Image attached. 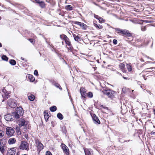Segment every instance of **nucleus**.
Wrapping results in <instances>:
<instances>
[{
    "mask_svg": "<svg viewBox=\"0 0 155 155\" xmlns=\"http://www.w3.org/2000/svg\"><path fill=\"white\" fill-rule=\"evenodd\" d=\"M101 107L103 108L104 106L103 105H102L101 106Z\"/></svg>",
    "mask_w": 155,
    "mask_h": 155,
    "instance_id": "obj_61",
    "label": "nucleus"
},
{
    "mask_svg": "<svg viewBox=\"0 0 155 155\" xmlns=\"http://www.w3.org/2000/svg\"><path fill=\"white\" fill-rule=\"evenodd\" d=\"M8 104L10 107L12 108L16 107L17 105V102L13 99H9L8 102Z\"/></svg>",
    "mask_w": 155,
    "mask_h": 155,
    "instance_id": "obj_7",
    "label": "nucleus"
},
{
    "mask_svg": "<svg viewBox=\"0 0 155 155\" xmlns=\"http://www.w3.org/2000/svg\"><path fill=\"white\" fill-rule=\"evenodd\" d=\"M10 97V95L8 93H6L5 94V97L7 98H8Z\"/></svg>",
    "mask_w": 155,
    "mask_h": 155,
    "instance_id": "obj_42",
    "label": "nucleus"
},
{
    "mask_svg": "<svg viewBox=\"0 0 155 155\" xmlns=\"http://www.w3.org/2000/svg\"><path fill=\"white\" fill-rule=\"evenodd\" d=\"M21 59L22 60H24V58H23L22 57H21Z\"/></svg>",
    "mask_w": 155,
    "mask_h": 155,
    "instance_id": "obj_57",
    "label": "nucleus"
},
{
    "mask_svg": "<svg viewBox=\"0 0 155 155\" xmlns=\"http://www.w3.org/2000/svg\"><path fill=\"white\" fill-rule=\"evenodd\" d=\"M126 88L125 87H123L122 88V92L124 93H126L127 92Z\"/></svg>",
    "mask_w": 155,
    "mask_h": 155,
    "instance_id": "obj_45",
    "label": "nucleus"
},
{
    "mask_svg": "<svg viewBox=\"0 0 155 155\" xmlns=\"http://www.w3.org/2000/svg\"><path fill=\"white\" fill-rule=\"evenodd\" d=\"M4 135V132L2 130H0V138L2 137Z\"/></svg>",
    "mask_w": 155,
    "mask_h": 155,
    "instance_id": "obj_38",
    "label": "nucleus"
},
{
    "mask_svg": "<svg viewBox=\"0 0 155 155\" xmlns=\"http://www.w3.org/2000/svg\"><path fill=\"white\" fill-rule=\"evenodd\" d=\"M29 41L32 44H34L35 43V41L33 39L30 38L28 39Z\"/></svg>",
    "mask_w": 155,
    "mask_h": 155,
    "instance_id": "obj_39",
    "label": "nucleus"
},
{
    "mask_svg": "<svg viewBox=\"0 0 155 155\" xmlns=\"http://www.w3.org/2000/svg\"><path fill=\"white\" fill-rule=\"evenodd\" d=\"M15 110V111L13 113L16 120H18L20 117L23 115L24 112L23 111V109L21 107H17Z\"/></svg>",
    "mask_w": 155,
    "mask_h": 155,
    "instance_id": "obj_1",
    "label": "nucleus"
},
{
    "mask_svg": "<svg viewBox=\"0 0 155 155\" xmlns=\"http://www.w3.org/2000/svg\"><path fill=\"white\" fill-rule=\"evenodd\" d=\"M124 66H125L124 64H121L120 65V68L121 69H123L124 68Z\"/></svg>",
    "mask_w": 155,
    "mask_h": 155,
    "instance_id": "obj_44",
    "label": "nucleus"
},
{
    "mask_svg": "<svg viewBox=\"0 0 155 155\" xmlns=\"http://www.w3.org/2000/svg\"><path fill=\"white\" fill-rule=\"evenodd\" d=\"M131 91H132V93H133V92H134V90H131Z\"/></svg>",
    "mask_w": 155,
    "mask_h": 155,
    "instance_id": "obj_62",
    "label": "nucleus"
},
{
    "mask_svg": "<svg viewBox=\"0 0 155 155\" xmlns=\"http://www.w3.org/2000/svg\"><path fill=\"white\" fill-rule=\"evenodd\" d=\"M67 91H68V93L69 94V92H68V89L67 87Z\"/></svg>",
    "mask_w": 155,
    "mask_h": 155,
    "instance_id": "obj_63",
    "label": "nucleus"
},
{
    "mask_svg": "<svg viewBox=\"0 0 155 155\" xmlns=\"http://www.w3.org/2000/svg\"><path fill=\"white\" fill-rule=\"evenodd\" d=\"M68 37L65 35H60V38L62 39L65 40Z\"/></svg>",
    "mask_w": 155,
    "mask_h": 155,
    "instance_id": "obj_31",
    "label": "nucleus"
},
{
    "mask_svg": "<svg viewBox=\"0 0 155 155\" xmlns=\"http://www.w3.org/2000/svg\"><path fill=\"white\" fill-rule=\"evenodd\" d=\"M36 3L38 4L39 6L41 8H44L45 7L46 5L44 1L40 0H34Z\"/></svg>",
    "mask_w": 155,
    "mask_h": 155,
    "instance_id": "obj_11",
    "label": "nucleus"
},
{
    "mask_svg": "<svg viewBox=\"0 0 155 155\" xmlns=\"http://www.w3.org/2000/svg\"><path fill=\"white\" fill-rule=\"evenodd\" d=\"M2 60L7 61L8 60V58L5 55H3L2 57Z\"/></svg>",
    "mask_w": 155,
    "mask_h": 155,
    "instance_id": "obj_34",
    "label": "nucleus"
},
{
    "mask_svg": "<svg viewBox=\"0 0 155 155\" xmlns=\"http://www.w3.org/2000/svg\"><path fill=\"white\" fill-rule=\"evenodd\" d=\"M123 78L124 79H127V78L125 77H123Z\"/></svg>",
    "mask_w": 155,
    "mask_h": 155,
    "instance_id": "obj_59",
    "label": "nucleus"
},
{
    "mask_svg": "<svg viewBox=\"0 0 155 155\" xmlns=\"http://www.w3.org/2000/svg\"><path fill=\"white\" fill-rule=\"evenodd\" d=\"M88 149H85L84 150V151L85 155H92L91 152Z\"/></svg>",
    "mask_w": 155,
    "mask_h": 155,
    "instance_id": "obj_23",
    "label": "nucleus"
},
{
    "mask_svg": "<svg viewBox=\"0 0 155 155\" xmlns=\"http://www.w3.org/2000/svg\"><path fill=\"white\" fill-rule=\"evenodd\" d=\"M64 129H65V128H64V130H63V132H64V133H65L66 130H65Z\"/></svg>",
    "mask_w": 155,
    "mask_h": 155,
    "instance_id": "obj_56",
    "label": "nucleus"
},
{
    "mask_svg": "<svg viewBox=\"0 0 155 155\" xmlns=\"http://www.w3.org/2000/svg\"><path fill=\"white\" fill-rule=\"evenodd\" d=\"M93 68L94 69V71H95L97 69V68L96 67H93Z\"/></svg>",
    "mask_w": 155,
    "mask_h": 155,
    "instance_id": "obj_51",
    "label": "nucleus"
},
{
    "mask_svg": "<svg viewBox=\"0 0 155 155\" xmlns=\"http://www.w3.org/2000/svg\"><path fill=\"white\" fill-rule=\"evenodd\" d=\"M28 79L30 82H33L35 80V78L31 74H28Z\"/></svg>",
    "mask_w": 155,
    "mask_h": 155,
    "instance_id": "obj_17",
    "label": "nucleus"
},
{
    "mask_svg": "<svg viewBox=\"0 0 155 155\" xmlns=\"http://www.w3.org/2000/svg\"><path fill=\"white\" fill-rule=\"evenodd\" d=\"M34 74L35 75L37 76H38V71L37 70H35V71H34Z\"/></svg>",
    "mask_w": 155,
    "mask_h": 155,
    "instance_id": "obj_41",
    "label": "nucleus"
},
{
    "mask_svg": "<svg viewBox=\"0 0 155 155\" xmlns=\"http://www.w3.org/2000/svg\"><path fill=\"white\" fill-rule=\"evenodd\" d=\"M102 92L104 94L107 95L109 97L112 98L114 97L115 92L110 89H104V90Z\"/></svg>",
    "mask_w": 155,
    "mask_h": 155,
    "instance_id": "obj_3",
    "label": "nucleus"
},
{
    "mask_svg": "<svg viewBox=\"0 0 155 155\" xmlns=\"http://www.w3.org/2000/svg\"><path fill=\"white\" fill-rule=\"evenodd\" d=\"M91 115L94 123L95 124H100V121L96 115L94 114H93V115L91 114Z\"/></svg>",
    "mask_w": 155,
    "mask_h": 155,
    "instance_id": "obj_12",
    "label": "nucleus"
},
{
    "mask_svg": "<svg viewBox=\"0 0 155 155\" xmlns=\"http://www.w3.org/2000/svg\"><path fill=\"white\" fill-rule=\"evenodd\" d=\"M115 29L116 31H117V33L119 34H121L125 36L128 37H130L132 36L131 33L127 30H122L118 28H116Z\"/></svg>",
    "mask_w": 155,
    "mask_h": 155,
    "instance_id": "obj_2",
    "label": "nucleus"
},
{
    "mask_svg": "<svg viewBox=\"0 0 155 155\" xmlns=\"http://www.w3.org/2000/svg\"><path fill=\"white\" fill-rule=\"evenodd\" d=\"M87 96L89 98H92L93 97L92 93L91 92H89L87 94Z\"/></svg>",
    "mask_w": 155,
    "mask_h": 155,
    "instance_id": "obj_36",
    "label": "nucleus"
},
{
    "mask_svg": "<svg viewBox=\"0 0 155 155\" xmlns=\"http://www.w3.org/2000/svg\"><path fill=\"white\" fill-rule=\"evenodd\" d=\"M54 86L57 88H58L61 91L62 90V88L60 85L58 83H57Z\"/></svg>",
    "mask_w": 155,
    "mask_h": 155,
    "instance_id": "obj_32",
    "label": "nucleus"
},
{
    "mask_svg": "<svg viewBox=\"0 0 155 155\" xmlns=\"http://www.w3.org/2000/svg\"><path fill=\"white\" fill-rule=\"evenodd\" d=\"M103 108L105 109H107V107H103Z\"/></svg>",
    "mask_w": 155,
    "mask_h": 155,
    "instance_id": "obj_54",
    "label": "nucleus"
},
{
    "mask_svg": "<svg viewBox=\"0 0 155 155\" xmlns=\"http://www.w3.org/2000/svg\"><path fill=\"white\" fill-rule=\"evenodd\" d=\"M19 152H17V155H18V154Z\"/></svg>",
    "mask_w": 155,
    "mask_h": 155,
    "instance_id": "obj_64",
    "label": "nucleus"
},
{
    "mask_svg": "<svg viewBox=\"0 0 155 155\" xmlns=\"http://www.w3.org/2000/svg\"><path fill=\"white\" fill-rule=\"evenodd\" d=\"M55 53L57 54L58 55H59V54H58V53H57L56 51H55Z\"/></svg>",
    "mask_w": 155,
    "mask_h": 155,
    "instance_id": "obj_60",
    "label": "nucleus"
},
{
    "mask_svg": "<svg viewBox=\"0 0 155 155\" xmlns=\"http://www.w3.org/2000/svg\"><path fill=\"white\" fill-rule=\"evenodd\" d=\"M122 140V139L121 138H119L118 139V140H119V142H121V143H124L125 142H129L131 141L130 140H127L123 141Z\"/></svg>",
    "mask_w": 155,
    "mask_h": 155,
    "instance_id": "obj_35",
    "label": "nucleus"
},
{
    "mask_svg": "<svg viewBox=\"0 0 155 155\" xmlns=\"http://www.w3.org/2000/svg\"><path fill=\"white\" fill-rule=\"evenodd\" d=\"M16 141V140L15 138H11L9 139L8 143L10 144H12L15 143Z\"/></svg>",
    "mask_w": 155,
    "mask_h": 155,
    "instance_id": "obj_18",
    "label": "nucleus"
},
{
    "mask_svg": "<svg viewBox=\"0 0 155 155\" xmlns=\"http://www.w3.org/2000/svg\"><path fill=\"white\" fill-rule=\"evenodd\" d=\"M94 15L95 18L98 20L100 23H101V22L104 21V19L102 18L99 16L98 15H96L95 14H94Z\"/></svg>",
    "mask_w": 155,
    "mask_h": 155,
    "instance_id": "obj_19",
    "label": "nucleus"
},
{
    "mask_svg": "<svg viewBox=\"0 0 155 155\" xmlns=\"http://www.w3.org/2000/svg\"><path fill=\"white\" fill-rule=\"evenodd\" d=\"M36 144L37 148V151L39 152L43 149V145L39 141L36 142Z\"/></svg>",
    "mask_w": 155,
    "mask_h": 155,
    "instance_id": "obj_15",
    "label": "nucleus"
},
{
    "mask_svg": "<svg viewBox=\"0 0 155 155\" xmlns=\"http://www.w3.org/2000/svg\"><path fill=\"white\" fill-rule=\"evenodd\" d=\"M62 150L67 155L69 154V150L68 147L64 144H62Z\"/></svg>",
    "mask_w": 155,
    "mask_h": 155,
    "instance_id": "obj_14",
    "label": "nucleus"
},
{
    "mask_svg": "<svg viewBox=\"0 0 155 155\" xmlns=\"http://www.w3.org/2000/svg\"><path fill=\"white\" fill-rule=\"evenodd\" d=\"M2 47V44L0 42V48Z\"/></svg>",
    "mask_w": 155,
    "mask_h": 155,
    "instance_id": "obj_55",
    "label": "nucleus"
},
{
    "mask_svg": "<svg viewBox=\"0 0 155 155\" xmlns=\"http://www.w3.org/2000/svg\"><path fill=\"white\" fill-rule=\"evenodd\" d=\"M146 29L145 26H142L141 28V30L143 31H146Z\"/></svg>",
    "mask_w": 155,
    "mask_h": 155,
    "instance_id": "obj_48",
    "label": "nucleus"
},
{
    "mask_svg": "<svg viewBox=\"0 0 155 155\" xmlns=\"http://www.w3.org/2000/svg\"><path fill=\"white\" fill-rule=\"evenodd\" d=\"M57 117L60 120H62L63 119L64 117L62 114L58 113L57 114Z\"/></svg>",
    "mask_w": 155,
    "mask_h": 155,
    "instance_id": "obj_25",
    "label": "nucleus"
},
{
    "mask_svg": "<svg viewBox=\"0 0 155 155\" xmlns=\"http://www.w3.org/2000/svg\"><path fill=\"white\" fill-rule=\"evenodd\" d=\"M143 22L146 23H150L151 22V21H148L147 20H143Z\"/></svg>",
    "mask_w": 155,
    "mask_h": 155,
    "instance_id": "obj_47",
    "label": "nucleus"
},
{
    "mask_svg": "<svg viewBox=\"0 0 155 155\" xmlns=\"http://www.w3.org/2000/svg\"><path fill=\"white\" fill-rule=\"evenodd\" d=\"M44 115L45 119V120H46V121H47L49 117V115L48 113L46 112L45 111L44 112Z\"/></svg>",
    "mask_w": 155,
    "mask_h": 155,
    "instance_id": "obj_26",
    "label": "nucleus"
},
{
    "mask_svg": "<svg viewBox=\"0 0 155 155\" xmlns=\"http://www.w3.org/2000/svg\"><path fill=\"white\" fill-rule=\"evenodd\" d=\"M28 99L31 101H33L35 99V96L32 95L28 96Z\"/></svg>",
    "mask_w": 155,
    "mask_h": 155,
    "instance_id": "obj_30",
    "label": "nucleus"
},
{
    "mask_svg": "<svg viewBox=\"0 0 155 155\" xmlns=\"http://www.w3.org/2000/svg\"><path fill=\"white\" fill-rule=\"evenodd\" d=\"M15 130L13 129L10 127H7L6 128V134L9 137L12 136L15 133Z\"/></svg>",
    "mask_w": 155,
    "mask_h": 155,
    "instance_id": "obj_6",
    "label": "nucleus"
},
{
    "mask_svg": "<svg viewBox=\"0 0 155 155\" xmlns=\"http://www.w3.org/2000/svg\"><path fill=\"white\" fill-rule=\"evenodd\" d=\"M46 42L48 44L49 46H51L50 45V43L48 42L47 41H46Z\"/></svg>",
    "mask_w": 155,
    "mask_h": 155,
    "instance_id": "obj_53",
    "label": "nucleus"
},
{
    "mask_svg": "<svg viewBox=\"0 0 155 155\" xmlns=\"http://www.w3.org/2000/svg\"><path fill=\"white\" fill-rule=\"evenodd\" d=\"M69 50H70L72 52V53L74 54V53L73 52V47L71 46L69 48H68Z\"/></svg>",
    "mask_w": 155,
    "mask_h": 155,
    "instance_id": "obj_40",
    "label": "nucleus"
},
{
    "mask_svg": "<svg viewBox=\"0 0 155 155\" xmlns=\"http://www.w3.org/2000/svg\"><path fill=\"white\" fill-rule=\"evenodd\" d=\"M45 155H52L51 153L49 151H47Z\"/></svg>",
    "mask_w": 155,
    "mask_h": 155,
    "instance_id": "obj_46",
    "label": "nucleus"
},
{
    "mask_svg": "<svg viewBox=\"0 0 155 155\" xmlns=\"http://www.w3.org/2000/svg\"><path fill=\"white\" fill-rule=\"evenodd\" d=\"M80 92L81 95V96L84 98L86 97V95L85 94L86 91L85 89L81 87L80 89Z\"/></svg>",
    "mask_w": 155,
    "mask_h": 155,
    "instance_id": "obj_16",
    "label": "nucleus"
},
{
    "mask_svg": "<svg viewBox=\"0 0 155 155\" xmlns=\"http://www.w3.org/2000/svg\"><path fill=\"white\" fill-rule=\"evenodd\" d=\"M4 118L8 121H12L14 120H16V118H15V116L13 115V112L12 113H8L5 115Z\"/></svg>",
    "mask_w": 155,
    "mask_h": 155,
    "instance_id": "obj_5",
    "label": "nucleus"
},
{
    "mask_svg": "<svg viewBox=\"0 0 155 155\" xmlns=\"http://www.w3.org/2000/svg\"><path fill=\"white\" fill-rule=\"evenodd\" d=\"M151 135H154L155 134V130L154 131H152L150 133Z\"/></svg>",
    "mask_w": 155,
    "mask_h": 155,
    "instance_id": "obj_50",
    "label": "nucleus"
},
{
    "mask_svg": "<svg viewBox=\"0 0 155 155\" xmlns=\"http://www.w3.org/2000/svg\"><path fill=\"white\" fill-rule=\"evenodd\" d=\"M73 7L70 5H68L65 6V9L67 11H71L73 9Z\"/></svg>",
    "mask_w": 155,
    "mask_h": 155,
    "instance_id": "obj_21",
    "label": "nucleus"
},
{
    "mask_svg": "<svg viewBox=\"0 0 155 155\" xmlns=\"http://www.w3.org/2000/svg\"><path fill=\"white\" fill-rule=\"evenodd\" d=\"M57 110V107L55 106H53L50 108V110L51 112H54Z\"/></svg>",
    "mask_w": 155,
    "mask_h": 155,
    "instance_id": "obj_27",
    "label": "nucleus"
},
{
    "mask_svg": "<svg viewBox=\"0 0 155 155\" xmlns=\"http://www.w3.org/2000/svg\"><path fill=\"white\" fill-rule=\"evenodd\" d=\"M142 132V131L141 130H138V133L139 134V135Z\"/></svg>",
    "mask_w": 155,
    "mask_h": 155,
    "instance_id": "obj_49",
    "label": "nucleus"
},
{
    "mask_svg": "<svg viewBox=\"0 0 155 155\" xmlns=\"http://www.w3.org/2000/svg\"><path fill=\"white\" fill-rule=\"evenodd\" d=\"M52 46V47L51 50L52 51H53L54 49V46L53 45Z\"/></svg>",
    "mask_w": 155,
    "mask_h": 155,
    "instance_id": "obj_52",
    "label": "nucleus"
},
{
    "mask_svg": "<svg viewBox=\"0 0 155 155\" xmlns=\"http://www.w3.org/2000/svg\"><path fill=\"white\" fill-rule=\"evenodd\" d=\"M18 120V125L20 127H21L22 126H24V128L25 127H26L27 124V122L24 119L21 118L20 119H19L18 120Z\"/></svg>",
    "mask_w": 155,
    "mask_h": 155,
    "instance_id": "obj_8",
    "label": "nucleus"
},
{
    "mask_svg": "<svg viewBox=\"0 0 155 155\" xmlns=\"http://www.w3.org/2000/svg\"><path fill=\"white\" fill-rule=\"evenodd\" d=\"M153 112L154 114L155 115V109L153 110Z\"/></svg>",
    "mask_w": 155,
    "mask_h": 155,
    "instance_id": "obj_58",
    "label": "nucleus"
},
{
    "mask_svg": "<svg viewBox=\"0 0 155 155\" xmlns=\"http://www.w3.org/2000/svg\"><path fill=\"white\" fill-rule=\"evenodd\" d=\"M6 143V141L2 142V146H0V152L3 155L4 154L5 151L6 150L7 148L6 146L5 145Z\"/></svg>",
    "mask_w": 155,
    "mask_h": 155,
    "instance_id": "obj_9",
    "label": "nucleus"
},
{
    "mask_svg": "<svg viewBox=\"0 0 155 155\" xmlns=\"http://www.w3.org/2000/svg\"><path fill=\"white\" fill-rule=\"evenodd\" d=\"M49 81L53 85H54L57 83L55 80L52 79L50 80Z\"/></svg>",
    "mask_w": 155,
    "mask_h": 155,
    "instance_id": "obj_37",
    "label": "nucleus"
},
{
    "mask_svg": "<svg viewBox=\"0 0 155 155\" xmlns=\"http://www.w3.org/2000/svg\"><path fill=\"white\" fill-rule=\"evenodd\" d=\"M151 40L152 38H145L144 41V44L146 45H148L151 41Z\"/></svg>",
    "mask_w": 155,
    "mask_h": 155,
    "instance_id": "obj_22",
    "label": "nucleus"
},
{
    "mask_svg": "<svg viewBox=\"0 0 155 155\" xmlns=\"http://www.w3.org/2000/svg\"><path fill=\"white\" fill-rule=\"evenodd\" d=\"M127 67L129 71H132V67L130 64H127Z\"/></svg>",
    "mask_w": 155,
    "mask_h": 155,
    "instance_id": "obj_33",
    "label": "nucleus"
},
{
    "mask_svg": "<svg viewBox=\"0 0 155 155\" xmlns=\"http://www.w3.org/2000/svg\"><path fill=\"white\" fill-rule=\"evenodd\" d=\"M113 43L114 45H116L117 44V41L116 39H114L113 41Z\"/></svg>",
    "mask_w": 155,
    "mask_h": 155,
    "instance_id": "obj_43",
    "label": "nucleus"
},
{
    "mask_svg": "<svg viewBox=\"0 0 155 155\" xmlns=\"http://www.w3.org/2000/svg\"><path fill=\"white\" fill-rule=\"evenodd\" d=\"M16 151L15 148L9 149L7 150V155H15Z\"/></svg>",
    "mask_w": 155,
    "mask_h": 155,
    "instance_id": "obj_10",
    "label": "nucleus"
},
{
    "mask_svg": "<svg viewBox=\"0 0 155 155\" xmlns=\"http://www.w3.org/2000/svg\"><path fill=\"white\" fill-rule=\"evenodd\" d=\"M93 22L94 26L97 28H98L99 29H101L103 28V26L102 25H100L99 24L97 25L96 23L94 21Z\"/></svg>",
    "mask_w": 155,
    "mask_h": 155,
    "instance_id": "obj_24",
    "label": "nucleus"
},
{
    "mask_svg": "<svg viewBox=\"0 0 155 155\" xmlns=\"http://www.w3.org/2000/svg\"><path fill=\"white\" fill-rule=\"evenodd\" d=\"M64 41L66 44L69 46H71V44L69 41V39L67 38Z\"/></svg>",
    "mask_w": 155,
    "mask_h": 155,
    "instance_id": "obj_28",
    "label": "nucleus"
},
{
    "mask_svg": "<svg viewBox=\"0 0 155 155\" xmlns=\"http://www.w3.org/2000/svg\"><path fill=\"white\" fill-rule=\"evenodd\" d=\"M74 24L77 25H79L80 27L84 29H86L87 28V26L83 23H81L80 22L75 21H74Z\"/></svg>",
    "mask_w": 155,
    "mask_h": 155,
    "instance_id": "obj_13",
    "label": "nucleus"
},
{
    "mask_svg": "<svg viewBox=\"0 0 155 155\" xmlns=\"http://www.w3.org/2000/svg\"><path fill=\"white\" fill-rule=\"evenodd\" d=\"M28 147L29 144L28 143L25 141H22L19 147V149L22 150H29Z\"/></svg>",
    "mask_w": 155,
    "mask_h": 155,
    "instance_id": "obj_4",
    "label": "nucleus"
},
{
    "mask_svg": "<svg viewBox=\"0 0 155 155\" xmlns=\"http://www.w3.org/2000/svg\"><path fill=\"white\" fill-rule=\"evenodd\" d=\"M73 36L75 41L79 42L81 41V38L75 34H73Z\"/></svg>",
    "mask_w": 155,
    "mask_h": 155,
    "instance_id": "obj_20",
    "label": "nucleus"
},
{
    "mask_svg": "<svg viewBox=\"0 0 155 155\" xmlns=\"http://www.w3.org/2000/svg\"><path fill=\"white\" fill-rule=\"evenodd\" d=\"M9 63L12 65H15L16 64V61L13 59H11L9 61Z\"/></svg>",
    "mask_w": 155,
    "mask_h": 155,
    "instance_id": "obj_29",
    "label": "nucleus"
}]
</instances>
